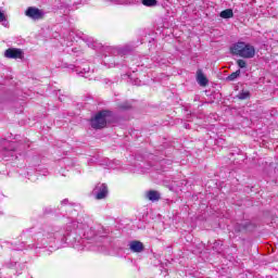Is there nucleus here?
I'll return each instance as SVG.
<instances>
[{
	"mask_svg": "<svg viewBox=\"0 0 278 278\" xmlns=\"http://www.w3.org/2000/svg\"><path fill=\"white\" fill-rule=\"evenodd\" d=\"M0 23H2L3 27H9L10 22H8V18L5 17V13L1 11L0 9Z\"/></svg>",
	"mask_w": 278,
	"mask_h": 278,
	"instance_id": "dca6fc26",
	"label": "nucleus"
},
{
	"mask_svg": "<svg viewBox=\"0 0 278 278\" xmlns=\"http://www.w3.org/2000/svg\"><path fill=\"white\" fill-rule=\"evenodd\" d=\"M232 55H239V58H244L245 60H251L255 58V47L243 41H239L231 47Z\"/></svg>",
	"mask_w": 278,
	"mask_h": 278,
	"instance_id": "7ed1b4c3",
	"label": "nucleus"
},
{
	"mask_svg": "<svg viewBox=\"0 0 278 278\" xmlns=\"http://www.w3.org/2000/svg\"><path fill=\"white\" fill-rule=\"evenodd\" d=\"M108 116H110V111H100L96 114L90 122L92 129H103L108 125Z\"/></svg>",
	"mask_w": 278,
	"mask_h": 278,
	"instance_id": "20e7f679",
	"label": "nucleus"
},
{
	"mask_svg": "<svg viewBox=\"0 0 278 278\" xmlns=\"http://www.w3.org/2000/svg\"><path fill=\"white\" fill-rule=\"evenodd\" d=\"M128 247L131 253H142L144 251V243H142V241H139V240L130 241L128 243Z\"/></svg>",
	"mask_w": 278,
	"mask_h": 278,
	"instance_id": "6e6552de",
	"label": "nucleus"
},
{
	"mask_svg": "<svg viewBox=\"0 0 278 278\" xmlns=\"http://www.w3.org/2000/svg\"><path fill=\"white\" fill-rule=\"evenodd\" d=\"M68 204V199H64L62 202H61V205H67Z\"/></svg>",
	"mask_w": 278,
	"mask_h": 278,
	"instance_id": "b1692460",
	"label": "nucleus"
},
{
	"mask_svg": "<svg viewBox=\"0 0 278 278\" xmlns=\"http://www.w3.org/2000/svg\"><path fill=\"white\" fill-rule=\"evenodd\" d=\"M131 51H134V46H131V43L117 48L118 55H127L128 53H131Z\"/></svg>",
	"mask_w": 278,
	"mask_h": 278,
	"instance_id": "9b49d317",
	"label": "nucleus"
},
{
	"mask_svg": "<svg viewBox=\"0 0 278 278\" xmlns=\"http://www.w3.org/2000/svg\"><path fill=\"white\" fill-rule=\"evenodd\" d=\"M25 16H28V18H31L33 21H40L45 18V11L36 8V7H29L25 11Z\"/></svg>",
	"mask_w": 278,
	"mask_h": 278,
	"instance_id": "39448f33",
	"label": "nucleus"
},
{
	"mask_svg": "<svg viewBox=\"0 0 278 278\" xmlns=\"http://www.w3.org/2000/svg\"><path fill=\"white\" fill-rule=\"evenodd\" d=\"M240 75V70H237L236 72L231 73L229 76H227V81H236V78Z\"/></svg>",
	"mask_w": 278,
	"mask_h": 278,
	"instance_id": "a211bd4d",
	"label": "nucleus"
},
{
	"mask_svg": "<svg viewBox=\"0 0 278 278\" xmlns=\"http://www.w3.org/2000/svg\"><path fill=\"white\" fill-rule=\"evenodd\" d=\"M14 151H16V143L11 142V143H9V148H5L2 151V155H3V157H8V155H11V157H13L14 156Z\"/></svg>",
	"mask_w": 278,
	"mask_h": 278,
	"instance_id": "9d476101",
	"label": "nucleus"
},
{
	"mask_svg": "<svg viewBox=\"0 0 278 278\" xmlns=\"http://www.w3.org/2000/svg\"><path fill=\"white\" fill-rule=\"evenodd\" d=\"M237 97L240 99V101H244L251 98V92L249 90H242L238 93Z\"/></svg>",
	"mask_w": 278,
	"mask_h": 278,
	"instance_id": "4468645a",
	"label": "nucleus"
},
{
	"mask_svg": "<svg viewBox=\"0 0 278 278\" xmlns=\"http://www.w3.org/2000/svg\"><path fill=\"white\" fill-rule=\"evenodd\" d=\"M237 64H238L239 68H247V61H244L242 59H239L237 61Z\"/></svg>",
	"mask_w": 278,
	"mask_h": 278,
	"instance_id": "4be33fe9",
	"label": "nucleus"
},
{
	"mask_svg": "<svg viewBox=\"0 0 278 278\" xmlns=\"http://www.w3.org/2000/svg\"><path fill=\"white\" fill-rule=\"evenodd\" d=\"M121 110H129L131 109V104H129V102H125L123 104L119 105Z\"/></svg>",
	"mask_w": 278,
	"mask_h": 278,
	"instance_id": "5701e85b",
	"label": "nucleus"
},
{
	"mask_svg": "<svg viewBox=\"0 0 278 278\" xmlns=\"http://www.w3.org/2000/svg\"><path fill=\"white\" fill-rule=\"evenodd\" d=\"M144 197L146 199H148V201L155 203L162 199V193L155 190H149V191H146Z\"/></svg>",
	"mask_w": 278,
	"mask_h": 278,
	"instance_id": "1a4fd4ad",
	"label": "nucleus"
},
{
	"mask_svg": "<svg viewBox=\"0 0 278 278\" xmlns=\"http://www.w3.org/2000/svg\"><path fill=\"white\" fill-rule=\"evenodd\" d=\"M4 55L10 60H23V50L18 48H9L5 50Z\"/></svg>",
	"mask_w": 278,
	"mask_h": 278,
	"instance_id": "0eeeda50",
	"label": "nucleus"
},
{
	"mask_svg": "<svg viewBox=\"0 0 278 278\" xmlns=\"http://www.w3.org/2000/svg\"><path fill=\"white\" fill-rule=\"evenodd\" d=\"M76 73L78 75H86L87 73H90V66H85V67H78L76 68Z\"/></svg>",
	"mask_w": 278,
	"mask_h": 278,
	"instance_id": "6ab92c4d",
	"label": "nucleus"
},
{
	"mask_svg": "<svg viewBox=\"0 0 278 278\" xmlns=\"http://www.w3.org/2000/svg\"><path fill=\"white\" fill-rule=\"evenodd\" d=\"M68 231L60 227H54L50 231L46 232L41 239H38L37 244L29 245L30 249H42V247L50 249H60L62 244H66L68 241Z\"/></svg>",
	"mask_w": 278,
	"mask_h": 278,
	"instance_id": "f03ea898",
	"label": "nucleus"
},
{
	"mask_svg": "<svg viewBox=\"0 0 278 278\" xmlns=\"http://www.w3.org/2000/svg\"><path fill=\"white\" fill-rule=\"evenodd\" d=\"M197 80L200 86H205L207 84V78L205 75H203V73H198Z\"/></svg>",
	"mask_w": 278,
	"mask_h": 278,
	"instance_id": "2eb2a0df",
	"label": "nucleus"
},
{
	"mask_svg": "<svg viewBox=\"0 0 278 278\" xmlns=\"http://www.w3.org/2000/svg\"><path fill=\"white\" fill-rule=\"evenodd\" d=\"M68 227H76L74 248L78 251H99L105 238V229L101 225L90 226L87 223L73 222Z\"/></svg>",
	"mask_w": 278,
	"mask_h": 278,
	"instance_id": "f257e3e1",
	"label": "nucleus"
},
{
	"mask_svg": "<svg viewBox=\"0 0 278 278\" xmlns=\"http://www.w3.org/2000/svg\"><path fill=\"white\" fill-rule=\"evenodd\" d=\"M14 251H23V247H13Z\"/></svg>",
	"mask_w": 278,
	"mask_h": 278,
	"instance_id": "393cba45",
	"label": "nucleus"
},
{
	"mask_svg": "<svg viewBox=\"0 0 278 278\" xmlns=\"http://www.w3.org/2000/svg\"><path fill=\"white\" fill-rule=\"evenodd\" d=\"M93 194L97 201H102V199H108L109 190L108 185L105 184H98L93 189Z\"/></svg>",
	"mask_w": 278,
	"mask_h": 278,
	"instance_id": "423d86ee",
	"label": "nucleus"
},
{
	"mask_svg": "<svg viewBox=\"0 0 278 278\" xmlns=\"http://www.w3.org/2000/svg\"><path fill=\"white\" fill-rule=\"evenodd\" d=\"M220 247H223V242L222 241H215L213 243V251H216L217 253H220Z\"/></svg>",
	"mask_w": 278,
	"mask_h": 278,
	"instance_id": "412c9836",
	"label": "nucleus"
},
{
	"mask_svg": "<svg viewBox=\"0 0 278 278\" xmlns=\"http://www.w3.org/2000/svg\"><path fill=\"white\" fill-rule=\"evenodd\" d=\"M247 227H249V223H247V222L237 224L236 231H242V230L247 229Z\"/></svg>",
	"mask_w": 278,
	"mask_h": 278,
	"instance_id": "aec40b11",
	"label": "nucleus"
},
{
	"mask_svg": "<svg viewBox=\"0 0 278 278\" xmlns=\"http://www.w3.org/2000/svg\"><path fill=\"white\" fill-rule=\"evenodd\" d=\"M220 18H233V10L226 9L219 13Z\"/></svg>",
	"mask_w": 278,
	"mask_h": 278,
	"instance_id": "f8f14e48",
	"label": "nucleus"
},
{
	"mask_svg": "<svg viewBox=\"0 0 278 278\" xmlns=\"http://www.w3.org/2000/svg\"><path fill=\"white\" fill-rule=\"evenodd\" d=\"M188 181L186 180H181L180 182L174 181V184L172 185L173 190H175V192H179V190L181 191L182 188L181 186H187Z\"/></svg>",
	"mask_w": 278,
	"mask_h": 278,
	"instance_id": "ddd939ff",
	"label": "nucleus"
},
{
	"mask_svg": "<svg viewBox=\"0 0 278 278\" xmlns=\"http://www.w3.org/2000/svg\"><path fill=\"white\" fill-rule=\"evenodd\" d=\"M142 4L147 8H155V5H157V0H142Z\"/></svg>",
	"mask_w": 278,
	"mask_h": 278,
	"instance_id": "f3484780",
	"label": "nucleus"
}]
</instances>
